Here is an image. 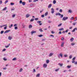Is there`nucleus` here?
<instances>
[{
    "label": "nucleus",
    "mask_w": 77,
    "mask_h": 77,
    "mask_svg": "<svg viewBox=\"0 0 77 77\" xmlns=\"http://www.w3.org/2000/svg\"><path fill=\"white\" fill-rule=\"evenodd\" d=\"M75 61H74V60H72V63H75Z\"/></svg>",
    "instance_id": "nucleus-63"
},
{
    "label": "nucleus",
    "mask_w": 77,
    "mask_h": 77,
    "mask_svg": "<svg viewBox=\"0 0 77 77\" xmlns=\"http://www.w3.org/2000/svg\"><path fill=\"white\" fill-rule=\"evenodd\" d=\"M41 17H42V18H44V15H41Z\"/></svg>",
    "instance_id": "nucleus-59"
},
{
    "label": "nucleus",
    "mask_w": 77,
    "mask_h": 77,
    "mask_svg": "<svg viewBox=\"0 0 77 77\" xmlns=\"http://www.w3.org/2000/svg\"><path fill=\"white\" fill-rule=\"evenodd\" d=\"M12 60L14 61V60H17V58H14Z\"/></svg>",
    "instance_id": "nucleus-23"
},
{
    "label": "nucleus",
    "mask_w": 77,
    "mask_h": 77,
    "mask_svg": "<svg viewBox=\"0 0 77 77\" xmlns=\"http://www.w3.org/2000/svg\"><path fill=\"white\" fill-rule=\"evenodd\" d=\"M67 68H71V66H67Z\"/></svg>",
    "instance_id": "nucleus-43"
},
{
    "label": "nucleus",
    "mask_w": 77,
    "mask_h": 77,
    "mask_svg": "<svg viewBox=\"0 0 77 77\" xmlns=\"http://www.w3.org/2000/svg\"><path fill=\"white\" fill-rule=\"evenodd\" d=\"M62 23H60V24L58 25V27H60V26H62Z\"/></svg>",
    "instance_id": "nucleus-36"
},
{
    "label": "nucleus",
    "mask_w": 77,
    "mask_h": 77,
    "mask_svg": "<svg viewBox=\"0 0 77 77\" xmlns=\"http://www.w3.org/2000/svg\"><path fill=\"white\" fill-rule=\"evenodd\" d=\"M64 56L65 57H67L68 56L66 54H65L64 55Z\"/></svg>",
    "instance_id": "nucleus-57"
},
{
    "label": "nucleus",
    "mask_w": 77,
    "mask_h": 77,
    "mask_svg": "<svg viewBox=\"0 0 77 77\" xmlns=\"http://www.w3.org/2000/svg\"><path fill=\"white\" fill-rule=\"evenodd\" d=\"M61 39L62 41H63V40H64V38L63 37L61 38Z\"/></svg>",
    "instance_id": "nucleus-55"
},
{
    "label": "nucleus",
    "mask_w": 77,
    "mask_h": 77,
    "mask_svg": "<svg viewBox=\"0 0 77 77\" xmlns=\"http://www.w3.org/2000/svg\"><path fill=\"white\" fill-rule=\"evenodd\" d=\"M41 21H37V23H38V24H40L41 23Z\"/></svg>",
    "instance_id": "nucleus-50"
},
{
    "label": "nucleus",
    "mask_w": 77,
    "mask_h": 77,
    "mask_svg": "<svg viewBox=\"0 0 77 77\" xmlns=\"http://www.w3.org/2000/svg\"><path fill=\"white\" fill-rule=\"evenodd\" d=\"M6 51V49L5 48L4 49L2 50V51Z\"/></svg>",
    "instance_id": "nucleus-61"
},
{
    "label": "nucleus",
    "mask_w": 77,
    "mask_h": 77,
    "mask_svg": "<svg viewBox=\"0 0 77 77\" xmlns=\"http://www.w3.org/2000/svg\"><path fill=\"white\" fill-rule=\"evenodd\" d=\"M60 16H61L60 17V18H63V15L61 14V15Z\"/></svg>",
    "instance_id": "nucleus-28"
},
{
    "label": "nucleus",
    "mask_w": 77,
    "mask_h": 77,
    "mask_svg": "<svg viewBox=\"0 0 77 77\" xmlns=\"http://www.w3.org/2000/svg\"><path fill=\"white\" fill-rule=\"evenodd\" d=\"M45 40V39H44V38H42V41H44Z\"/></svg>",
    "instance_id": "nucleus-58"
},
{
    "label": "nucleus",
    "mask_w": 77,
    "mask_h": 77,
    "mask_svg": "<svg viewBox=\"0 0 77 77\" xmlns=\"http://www.w3.org/2000/svg\"><path fill=\"white\" fill-rule=\"evenodd\" d=\"M34 4L31 3L30 5V6H34Z\"/></svg>",
    "instance_id": "nucleus-27"
},
{
    "label": "nucleus",
    "mask_w": 77,
    "mask_h": 77,
    "mask_svg": "<svg viewBox=\"0 0 77 77\" xmlns=\"http://www.w3.org/2000/svg\"><path fill=\"white\" fill-rule=\"evenodd\" d=\"M8 39H9V40H11V39H12V37H11V36H9L8 37Z\"/></svg>",
    "instance_id": "nucleus-11"
},
{
    "label": "nucleus",
    "mask_w": 77,
    "mask_h": 77,
    "mask_svg": "<svg viewBox=\"0 0 77 77\" xmlns=\"http://www.w3.org/2000/svg\"><path fill=\"white\" fill-rule=\"evenodd\" d=\"M8 2V0H6L5 2V4H6V3H7Z\"/></svg>",
    "instance_id": "nucleus-47"
},
{
    "label": "nucleus",
    "mask_w": 77,
    "mask_h": 77,
    "mask_svg": "<svg viewBox=\"0 0 77 77\" xmlns=\"http://www.w3.org/2000/svg\"><path fill=\"white\" fill-rule=\"evenodd\" d=\"M13 26V24H12L11 25V26H9V28H11Z\"/></svg>",
    "instance_id": "nucleus-34"
},
{
    "label": "nucleus",
    "mask_w": 77,
    "mask_h": 77,
    "mask_svg": "<svg viewBox=\"0 0 77 77\" xmlns=\"http://www.w3.org/2000/svg\"><path fill=\"white\" fill-rule=\"evenodd\" d=\"M64 30V29L63 28H61L59 29V30L60 31H61V30Z\"/></svg>",
    "instance_id": "nucleus-14"
},
{
    "label": "nucleus",
    "mask_w": 77,
    "mask_h": 77,
    "mask_svg": "<svg viewBox=\"0 0 77 77\" xmlns=\"http://www.w3.org/2000/svg\"><path fill=\"white\" fill-rule=\"evenodd\" d=\"M74 64L75 65H77V61L75 62Z\"/></svg>",
    "instance_id": "nucleus-64"
},
{
    "label": "nucleus",
    "mask_w": 77,
    "mask_h": 77,
    "mask_svg": "<svg viewBox=\"0 0 77 77\" xmlns=\"http://www.w3.org/2000/svg\"><path fill=\"white\" fill-rule=\"evenodd\" d=\"M20 4H22V3H23V1L22 0H20L19 2Z\"/></svg>",
    "instance_id": "nucleus-31"
},
{
    "label": "nucleus",
    "mask_w": 77,
    "mask_h": 77,
    "mask_svg": "<svg viewBox=\"0 0 77 77\" xmlns=\"http://www.w3.org/2000/svg\"><path fill=\"white\" fill-rule=\"evenodd\" d=\"M5 26H6L4 27V29L5 30H6V29L7 28V27H8V26H7V24L3 25V27H5Z\"/></svg>",
    "instance_id": "nucleus-4"
},
{
    "label": "nucleus",
    "mask_w": 77,
    "mask_h": 77,
    "mask_svg": "<svg viewBox=\"0 0 77 77\" xmlns=\"http://www.w3.org/2000/svg\"><path fill=\"white\" fill-rule=\"evenodd\" d=\"M68 19V17H63L62 19V21H66V20Z\"/></svg>",
    "instance_id": "nucleus-1"
},
{
    "label": "nucleus",
    "mask_w": 77,
    "mask_h": 77,
    "mask_svg": "<svg viewBox=\"0 0 77 77\" xmlns=\"http://www.w3.org/2000/svg\"><path fill=\"white\" fill-rule=\"evenodd\" d=\"M70 41H72H72H74V38H72L71 39H70Z\"/></svg>",
    "instance_id": "nucleus-22"
},
{
    "label": "nucleus",
    "mask_w": 77,
    "mask_h": 77,
    "mask_svg": "<svg viewBox=\"0 0 77 77\" xmlns=\"http://www.w3.org/2000/svg\"><path fill=\"white\" fill-rule=\"evenodd\" d=\"M50 36H51L53 38H54V35H51Z\"/></svg>",
    "instance_id": "nucleus-56"
},
{
    "label": "nucleus",
    "mask_w": 77,
    "mask_h": 77,
    "mask_svg": "<svg viewBox=\"0 0 77 77\" xmlns=\"http://www.w3.org/2000/svg\"><path fill=\"white\" fill-rule=\"evenodd\" d=\"M40 77V74L38 73L36 75V77Z\"/></svg>",
    "instance_id": "nucleus-18"
},
{
    "label": "nucleus",
    "mask_w": 77,
    "mask_h": 77,
    "mask_svg": "<svg viewBox=\"0 0 77 77\" xmlns=\"http://www.w3.org/2000/svg\"><path fill=\"white\" fill-rule=\"evenodd\" d=\"M69 59H71L72 58V55H71L70 56H69Z\"/></svg>",
    "instance_id": "nucleus-49"
},
{
    "label": "nucleus",
    "mask_w": 77,
    "mask_h": 77,
    "mask_svg": "<svg viewBox=\"0 0 77 77\" xmlns=\"http://www.w3.org/2000/svg\"><path fill=\"white\" fill-rule=\"evenodd\" d=\"M51 6H52V4H50L48 6V8H50L51 7Z\"/></svg>",
    "instance_id": "nucleus-10"
},
{
    "label": "nucleus",
    "mask_w": 77,
    "mask_h": 77,
    "mask_svg": "<svg viewBox=\"0 0 77 77\" xmlns=\"http://www.w3.org/2000/svg\"><path fill=\"white\" fill-rule=\"evenodd\" d=\"M39 30L40 32H43V31H42V29H39Z\"/></svg>",
    "instance_id": "nucleus-30"
},
{
    "label": "nucleus",
    "mask_w": 77,
    "mask_h": 77,
    "mask_svg": "<svg viewBox=\"0 0 77 77\" xmlns=\"http://www.w3.org/2000/svg\"><path fill=\"white\" fill-rule=\"evenodd\" d=\"M15 17V14L13 15H12V17H13V18H14Z\"/></svg>",
    "instance_id": "nucleus-52"
},
{
    "label": "nucleus",
    "mask_w": 77,
    "mask_h": 77,
    "mask_svg": "<svg viewBox=\"0 0 77 77\" xmlns=\"http://www.w3.org/2000/svg\"><path fill=\"white\" fill-rule=\"evenodd\" d=\"M6 9H7V8L6 7H5L4 9L2 10V11H5V10H6Z\"/></svg>",
    "instance_id": "nucleus-17"
},
{
    "label": "nucleus",
    "mask_w": 77,
    "mask_h": 77,
    "mask_svg": "<svg viewBox=\"0 0 77 77\" xmlns=\"http://www.w3.org/2000/svg\"><path fill=\"white\" fill-rule=\"evenodd\" d=\"M14 5V3H11V6H13Z\"/></svg>",
    "instance_id": "nucleus-41"
},
{
    "label": "nucleus",
    "mask_w": 77,
    "mask_h": 77,
    "mask_svg": "<svg viewBox=\"0 0 77 77\" xmlns=\"http://www.w3.org/2000/svg\"><path fill=\"white\" fill-rule=\"evenodd\" d=\"M75 31V29L74 28L72 31V32H74Z\"/></svg>",
    "instance_id": "nucleus-32"
},
{
    "label": "nucleus",
    "mask_w": 77,
    "mask_h": 77,
    "mask_svg": "<svg viewBox=\"0 0 77 77\" xmlns=\"http://www.w3.org/2000/svg\"><path fill=\"white\" fill-rule=\"evenodd\" d=\"M39 37H42V36H43V35L42 34L39 35H38Z\"/></svg>",
    "instance_id": "nucleus-38"
},
{
    "label": "nucleus",
    "mask_w": 77,
    "mask_h": 77,
    "mask_svg": "<svg viewBox=\"0 0 77 77\" xmlns=\"http://www.w3.org/2000/svg\"><path fill=\"white\" fill-rule=\"evenodd\" d=\"M33 21H34V19H32L30 21H31V22H32Z\"/></svg>",
    "instance_id": "nucleus-33"
},
{
    "label": "nucleus",
    "mask_w": 77,
    "mask_h": 77,
    "mask_svg": "<svg viewBox=\"0 0 77 77\" xmlns=\"http://www.w3.org/2000/svg\"><path fill=\"white\" fill-rule=\"evenodd\" d=\"M36 72V70H35V69H33V72Z\"/></svg>",
    "instance_id": "nucleus-42"
},
{
    "label": "nucleus",
    "mask_w": 77,
    "mask_h": 77,
    "mask_svg": "<svg viewBox=\"0 0 77 77\" xmlns=\"http://www.w3.org/2000/svg\"><path fill=\"white\" fill-rule=\"evenodd\" d=\"M53 3L54 4H56V0H54L53 1Z\"/></svg>",
    "instance_id": "nucleus-25"
},
{
    "label": "nucleus",
    "mask_w": 77,
    "mask_h": 77,
    "mask_svg": "<svg viewBox=\"0 0 77 77\" xmlns=\"http://www.w3.org/2000/svg\"><path fill=\"white\" fill-rule=\"evenodd\" d=\"M68 12L69 13H72V11L71 10H69V11Z\"/></svg>",
    "instance_id": "nucleus-19"
},
{
    "label": "nucleus",
    "mask_w": 77,
    "mask_h": 77,
    "mask_svg": "<svg viewBox=\"0 0 77 77\" xmlns=\"http://www.w3.org/2000/svg\"><path fill=\"white\" fill-rule=\"evenodd\" d=\"M48 23H52V22L50 20H48Z\"/></svg>",
    "instance_id": "nucleus-44"
},
{
    "label": "nucleus",
    "mask_w": 77,
    "mask_h": 77,
    "mask_svg": "<svg viewBox=\"0 0 77 77\" xmlns=\"http://www.w3.org/2000/svg\"><path fill=\"white\" fill-rule=\"evenodd\" d=\"M53 54L52 53H51L49 55V57H51V56H52Z\"/></svg>",
    "instance_id": "nucleus-15"
},
{
    "label": "nucleus",
    "mask_w": 77,
    "mask_h": 77,
    "mask_svg": "<svg viewBox=\"0 0 77 77\" xmlns=\"http://www.w3.org/2000/svg\"><path fill=\"white\" fill-rule=\"evenodd\" d=\"M59 69H57L55 70V71H56V72L58 71H59Z\"/></svg>",
    "instance_id": "nucleus-48"
},
{
    "label": "nucleus",
    "mask_w": 77,
    "mask_h": 77,
    "mask_svg": "<svg viewBox=\"0 0 77 77\" xmlns=\"http://www.w3.org/2000/svg\"><path fill=\"white\" fill-rule=\"evenodd\" d=\"M47 15H48V11L46 12V13H45V16H47Z\"/></svg>",
    "instance_id": "nucleus-26"
},
{
    "label": "nucleus",
    "mask_w": 77,
    "mask_h": 77,
    "mask_svg": "<svg viewBox=\"0 0 77 77\" xmlns=\"http://www.w3.org/2000/svg\"><path fill=\"white\" fill-rule=\"evenodd\" d=\"M69 31V29H67L66 30V31H65V32H66V33H67V32H68Z\"/></svg>",
    "instance_id": "nucleus-46"
},
{
    "label": "nucleus",
    "mask_w": 77,
    "mask_h": 77,
    "mask_svg": "<svg viewBox=\"0 0 77 77\" xmlns=\"http://www.w3.org/2000/svg\"><path fill=\"white\" fill-rule=\"evenodd\" d=\"M10 45V44H9L7 46H5V47L6 48H8L9 47V45Z\"/></svg>",
    "instance_id": "nucleus-35"
},
{
    "label": "nucleus",
    "mask_w": 77,
    "mask_h": 77,
    "mask_svg": "<svg viewBox=\"0 0 77 77\" xmlns=\"http://www.w3.org/2000/svg\"><path fill=\"white\" fill-rule=\"evenodd\" d=\"M51 13L52 14H53L54 12V9H53V8H51Z\"/></svg>",
    "instance_id": "nucleus-3"
},
{
    "label": "nucleus",
    "mask_w": 77,
    "mask_h": 77,
    "mask_svg": "<svg viewBox=\"0 0 77 77\" xmlns=\"http://www.w3.org/2000/svg\"><path fill=\"white\" fill-rule=\"evenodd\" d=\"M22 26L23 27V28H25V26H26V25H24V23L22 24Z\"/></svg>",
    "instance_id": "nucleus-21"
},
{
    "label": "nucleus",
    "mask_w": 77,
    "mask_h": 77,
    "mask_svg": "<svg viewBox=\"0 0 77 77\" xmlns=\"http://www.w3.org/2000/svg\"><path fill=\"white\" fill-rule=\"evenodd\" d=\"M38 20H39V19L38 18H35V21H38Z\"/></svg>",
    "instance_id": "nucleus-51"
},
{
    "label": "nucleus",
    "mask_w": 77,
    "mask_h": 77,
    "mask_svg": "<svg viewBox=\"0 0 77 77\" xmlns=\"http://www.w3.org/2000/svg\"><path fill=\"white\" fill-rule=\"evenodd\" d=\"M47 64H44L43 65V68H47Z\"/></svg>",
    "instance_id": "nucleus-7"
},
{
    "label": "nucleus",
    "mask_w": 77,
    "mask_h": 77,
    "mask_svg": "<svg viewBox=\"0 0 77 77\" xmlns=\"http://www.w3.org/2000/svg\"><path fill=\"white\" fill-rule=\"evenodd\" d=\"M76 58V57H74L72 59V60H75V59Z\"/></svg>",
    "instance_id": "nucleus-39"
},
{
    "label": "nucleus",
    "mask_w": 77,
    "mask_h": 77,
    "mask_svg": "<svg viewBox=\"0 0 77 77\" xmlns=\"http://www.w3.org/2000/svg\"><path fill=\"white\" fill-rule=\"evenodd\" d=\"M75 19V20H74V21H77V17H76Z\"/></svg>",
    "instance_id": "nucleus-53"
},
{
    "label": "nucleus",
    "mask_w": 77,
    "mask_h": 77,
    "mask_svg": "<svg viewBox=\"0 0 77 77\" xmlns=\"http://www.w3.org/2000/svg\"><path fill=\"white\" fill-rule=\"evenodd\" d=\"M63 45H64V42H63L61 43V47H63Z\"/></svg>",
    "instance_id": "nucleus-12"
},
{
    "label": "nucleus",
    "mask_w": 77,
    "mask_h": 77,
    "mask_svg": "<svg viewBox=\"0 0 77 77\" xmlns=\"http://www.w3.org/2000/svg\"><path fill=\"white\" fill-rule=\"evenodd\" d=\"M30 16V15H29V14H27L26 15V18H28V17H29V16Z\"/></svg>",
    "instance_id": "nucleus-13"
},
{
    "label": "nucleus",
    "mask_w": 77,
    "mask_h": 77,
    "mask_svg": "<svg viewBox=\"0 0 77 77\" xmlns=\"http://www.w3.org/2000/svg\"><path fill=\"white\" fill-rule=\"evenodd\" d=\"M14 29H15V30H17L18 29V27L17 26H15L14 27Z\"/></svg>",
    "instance_id": "nucleus-37"
},
{
    "label": "nucleus",
    "mask_w": 77,
    "mask_h": 77,
    "mask_svg": "<svg viewBox=\"0 0 77 77\" xmlns=\"http://www.w3.org/2000/svg\"><path fill=\"white\" fill-rule=\"evenodd\" d=\"M60 12H62V9H60L59 11Z\"/></svg>",
    "instance_id": "nucleus-54"
},
{
    "label": "nucleus",
    "mask_w": 77,
    "mask_h": 77,
    "mask_svg": "<svg viewBox=\"0 0 77 77\" xmlns=\"http://www.w3.org/2000/svg\"><path fill=\"white\" fill-rule=\"evenodd\" d=\"M58 65H59V66H60L61 67V66H63V63H58Z\"/></svg>",
    "instance_id": "nucleus-8"
},
{
    "label": "nucleus",
    "mask_w": 77,
    "mask_h": 77,
    "mask_svg": "<svg viewBox=\"0 0 77 77\" xmlns=\"http://www.w3.org/2000/svg\"><path fill=\"white\" fill-rule=\"evenodd\" d=\"M36 33V31H31V35H33V33Z\"/></svg>",
    "instance_id": "nucleus-5"
},
{
    "label": "nucleus",
    "mask_w": 77,
    "mask_h": 77,
    "mask_svg": "<svg viewBox=\"0 0 77 77\" xmlns=\"http://www.w3.org/2000/svg\"><path fill=\"white\" fill-rule=\"evenodd\" d=\"M26 5V2H22V5H23V6H24Z\"/></svg>",
    "instance_id": "nucleus-20"
},
{
    "label": "nucleus",
    "mask_w": 77,
    "mask_h": 77,
    "mask_svg": "<svg viewBox=\"0 0 77 77\" xmlns=\"http://www.w3.org/2000/svg\"><path fill=\"white\" fill-rule=\"evenodd\" d=\"M58 15H59V16H60V15H61V14H60V13H57L56 14V16H57Z\"/></svg>",
    "instance_id": "nucleus-9"
},
{
    "label": "nucleus",
    "mask_w": 77,
    "mask_h": 77,
    "mask_svg": "<svg viewBox=\"0 0 77 77\" xmlns=\"http://www.w3.org/2000/svg\"><path fill=\"white\" fill-rule=\"evenodd\" d=\"M62 33H65V31H63L62 32Z\"/></svg>",
    "instance_id": "nucleus-62"
},
{
    "label": "nucleus",
    "mask_w": 77,
    "mask_h": 77,
    "mask_svg": "<svg viewBox=\"0 0 77 77\" xmlns=\"http://www.w3.org/2000/svg\"><path fill=\"white\" fill-rule=\"evenodd\" d=\"M17 24H14V27H15V26H17Z\"/></svg>",
    "instance_id": "nucleus-60"
},
{
    "label": "nucleus",
    "mask_w": 77,
    "mask_h": 77,
    "mask_svg": "<svg viewBox=\"0 0 77 77\" xmlns=\"http://www.w3.org/2000/svg\"><path fill=\"white\" fill-rule=\"evenodd\" d=\"M4 32V31H2L1 32V34H3V33Z\"/></svg>",
    "instance_id": "nucleus-45"
},
{
    "label": "nucleus",
    "mask_w": 77,
    "mask_h": 77,
    "mask_svg": "<svg viewBox=\"0 0 77 77\" xmlns=\"http://www.w3.org/2000/svg\"><path fill=\"white\" fill-rule=\"evenodd\" d=\"M22 71H23V69L21 68L19 70V72H22Z\"/></svg>",
    "instance_id": "nucleus-29"
},
{
    "label": "nucleus",
    "mask_w": 77,
    "mask_h": 77,
    "mask_svg": "<svg viewBox=\"0 0 77 77\" xmlns=\"http://www.w3.org/2000/svg\"><path fill=\"white\" fill-rule=\"evenodd\" d=\"M3 60H5V61H6L7 60V59H6V58H4Z\"/></svg>",
    "instance_id": "nucleus-40"
},
{
    "label": "nucleus",
    "mask_w": 77,
    "mask_h": 77,
    "mask_svg": "<svg viewBox=\"0 0 77 77\" xmlns=\"http://www.w3.org/2000/svg\"><path fill=\"white\" fill-rule=\"evenodd\" d=\"M49 62H50V60H46V63H48Z\"/></svg>",
    "instance_id": "nucleus-24"
},
{
    "label": "nucleus",
    "mask_w": 77,
    "mask_h": 77,
    "mask_svg": "<svg viewBox=\"0 0 77 77\" xmlns=\"http://www.w3.org/2000/svg\"><path fill=\"white\" fill-rule=\"evenodd\" d=\"M11 30H6L4 32V33L5 34V33H8V32H9Z\"/></svg>",
    "instance_id": "nucleus-6"
},
{
    "label": "nucleus",
    "mask_w": 77,
    "mask_h": 77,
    "mask_svg": "<svg viewBox=\"0 0 77 77\" xmlns=\"http://www.w3.org/2000/svg\"><path fill=\"white\" fill-rule=\"evenodd\" d=\"M29 29H31V28H32V25H30L29 26Z\"/></svg>",
    "instance_id": "nucleus-16"
},
{
    "label": "nucleus",
    "mask_w": 77,
    "mask_h": 77,
    "mask_svg": "<svg viewBox=\"0 0 77 77\" xmlns=\"http://www.w3.org/2000/svg\"><path fill=\"white\" fill-rule=\"evenodd\" d=\"M60 56L61 57H62L63 56V54L62 53H60V54H58V57H60Z\"/></svg>",
    "instance_id": "nucleus-2"
}]
</instances>
